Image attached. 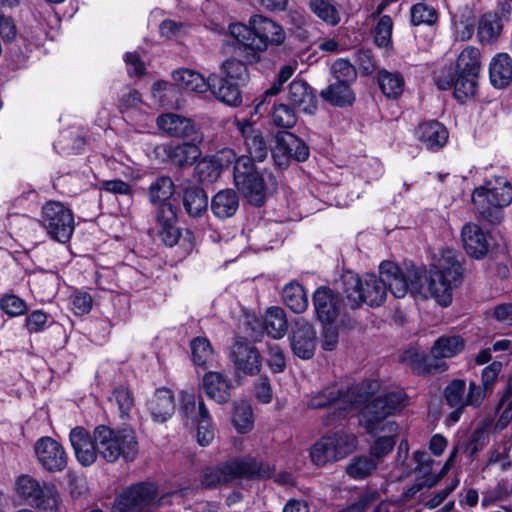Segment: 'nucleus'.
Listing matches in <instances>:
<instances>
[{
  "instance_id": "obj_19",
  "label": "nucleus",
  "mask_w": 512,
  "mask_h": 512,
  "mask_svg": "<svg viewBox=\"0 0 512 512\" xmlns=\"http://www.w3.org/2000/svg\"><path fill=\"white\" fill-rule=\"evenodd\" d=\"M35 453L41 466L49 472H59L67 466V454L60 443L43 437L35 443Z\"/></svg>"
},
{
  "instance_id": "obj_63",
  "label": "nucleus",
  "mask_w": 512,
  "mask_h": 512,
  "mask_svg": "<svg viewBox=\"0 0 512 512\" xmlns=\"http://www.w3.org/2000/svg\"><path fill=\"white\" fill-rule=\"evenodd\" d=\"M215 437L214 429L211 426L210 416L202 418V420L197 421V434L196 439L199 445L208 446Z\"/></svg>"
},
{
  "instance_id": "obj_64",
  "label": "nucleus",
  "mask_w": 512,
  "mask_h": 512,
  "mask_svg": "<svg viewBox=\"0 0 512 512\" xmlns=\"http://www.w3.org/2000/svg\"><path fill=\"white\" fill-rule=\"evenodd\" d=\"M502 370V363L494 361L482 370L481 380L485 391H490Z\"/></svg>"
},
{
  "instance_id": "obj_57",
  "label": "nucleus",
  "mask_w": 512,
  "mask_h": 512,
  "mask_svg": "<svg viewBox=\"0 0 512 512\" xmlns=\"http://www.w3.org/2000/svg\"><path fill=\"white\" fill-rule=\"evenodd\" d=\"M155 218L159 227L177 223V208L171 202L156 204Z\"/></svg>"
},
{
  "instance_id": "obj_30",
  "label": "nucleus",
  "mask_w": 512,
  "mask_h": 512,
  "mask_svg": "<svg viewBox=\"0 0 512 512\" xmlns=\"http://www.w3.org/2000/svg\"><path fill=\"white\" fill-rule=\"evenodd\" d=\"M148 408L155 422H165L175 411V401L171 390L166 388L156 390L148 402Z\"/></svg>"
},
{
  "instance_id": "obj_17",
  "label": "nucleus",
  "mask_w": 512,
  "mask_h": 512,
  "mask_svg": "<svg viewBox=\"0 0 512 512\" xmlns=\"http://www.w3.org/2000/svg\"><path fill=\"white\" fill-rule=\"evenodd\" d=\"M158 128L170 137L202 142L203 133L191 118L176 113L162 114L157 118Z\"/></svg>"
},
{
  "instance_id": "obj_35",
  "label": "nucleus",
  "mask_w": 512,
  "mask_h": 512,
  "mask_svg": "<svg viewBox=\"0 0 512 512\" xmlns=\"http://www.w3.org/2000/svg\"><path fill=\"white\" fill-rule=\"evenodd\" d=\"M175 83L181 88L204 93L210 87V75L205 79L201 74L190 69H179L172 73Z\"/></svg>"
},
{
  "instance_id": "obj_25",
  "label": "nucleus",
  "mask_w": 512,
  "mask_h": 512,
  "mask_svg": "<svg viewBox=\"0 0 512 512\" xmlns=\"http://www.w3.org/2000/svg\"><path fill=\"white\" fill-rule=\"evenodd\" d=\"M461 237L463 246L470 256L480 259L487 254L489 250L488 237L477 224L464 225Z\"/></svg>"
},
{
  "instance_id": "obj_48",
  "label": "nucleus",
  "mask_w": 512,
  "mask_h": 512,
  "mask_svg": "<svg viewBox=\"0 0 512 512\" xmlns=\"http://www.w3.org/2000/svg\"><path fill=\"white\" fill-rule=\"evenodd\" d=\"M158 234L161 241L169 247H173L174 245L179 244L181 240L183 241L182 245L185 248H190L192 246L190 241V231L186 230V236L183 237L181 230L176 226V224L160 227Z\"/></svg>"
},
{
  "instance_id": "obj_1",
  "label": "nucleus",
  "mask_w": 512,
  "mask_h": 512,
  "mask_svg": "<svg viewBox=\"0 0 512 512\" xmlns=\"http://www.w3.org/2000/svg\"><path fill=\"white\" fill-rule=\"evenodd\" d=\"M464 258L460 252L445 248L435 254L429 271L417 269L410 278L411 294L415 298H433L441 306L452 302V290L462 282Z\"/></svg>"
},
{
  "instance_id": "obj_59",
  "label": "nucleus",
  "mask_w": 512,
  "mask_h": 512,
  "mask_svg": "<svg viewBox=\"0 0 512 512\" xmlns=\"http://www.w3.org/2000/svg\"><path fill=\"white\" fill-rule=\"evenodd\" d=\"M0 308L9 316L15 317L25 313V302L15 295H5L0 299Z\"/></svg>"
},
{
  "instance_id": "obj_26",
  "label": "nucleus",
  "mask_w": 512,
  "mask_h": 512,
  "mask_svg": "<svg viewBox=\"0 0 512 512\" xmlns=\"http://www.w3.org/2000/svg\"><path fill=\"white\" fill-rule=\"evenodd\" d=\"M288 100L299 110L314 114L317 110V100L313 89L304 81L294 80L288 87Z\"/></svg>"
},
{
  "instance_id": "obj_32",
  "label": "nucleus",
  "mask_w": 512,
  "mask_h": 512,
  "mask_svg": "<svg viewBox=\"0 0 512 512\" xmlns=\"http://www.w3.org/2000/svg\"><path fill=\"white\" fill-rule=\"evenodd\" d=\"M241 132L248 153L246 156L250 158L252 163L263 161L268 155L269 148L262 132L250 124L243 126Z\"/></svg>"
},
{
  "instance_id": "obj_7",
  "label": "nucleus",
  "mask_w": 512,
  "mask_h": 512,
  "mask_svg": "<svg viewBox=\"0 0 512 512\" xmlns=\"http://www.w3.org/2000/svg\"><path fill=\"white\" fill-rule=\"evenodd\" d=\"M99 455L108 463L119 459L132 462L138 455V442L132 429H112L106 425L95 428Z\"/></svg>"
},
{
  "instance_id": "obj_29",
  "label": "nucleus",
  "mask_w": 512,
  "mask_h": 512,
  "mask_svg": "<svg viewBox=\"0 0 512 512\" xmlns=\"http://www.w3.org/2000/svg\"><path fill=\"white\" fill-rule=\"evenodd\" d=\"M418 139L429 150L440 149L448 140V130L438 121H427L419 125Z\"/></svg>"
},
{
  "instance_id": "obj_9",
  "label": "nucleus",
  "mask_w": 512,
  "mask_h": 512,
  "mask_svg": "<svg viewBox=\"0 0 512 512\" xmlns=\"http://www.w3.org/2000/svg\"><path fill=\"white\" fill-rule=\"evenodd\" d=\"M405 395L402 391L389 392L367 403L361 411L360 423L369 434L387 431L396 433L398 426L386 418L403 408Z\"/></svg>"
},
{
  "instance_id": "obj_55",
  "label": "nucleus",
  "mask_w": 512,
  "mask_h": 512,
  "mask_svg": "<svg viewBox=\"0 0 512 512\" xmlns=\"http://www.w3.org/2000/svg\"><path fill=\"white\" fill-rule=\"evenodd\" d=\"M437 20L435 9L425 3H417L411 8V23L414 26L421 24L431 25Z\"/></svg>"
},
{
  "instance_id": "obj_33",
  "label": "nucleus",
  "mask_w": 512,
  "mask_h": 512,
  "mask_svg": "<svg viewBox=\"0 0 512 512\" xmlns=\"http://www.w3.org/2000/svg\"><path fill=\"white\" fill-rule=\"evenodd\" d=\"M491 84L496 88H504L512 80V59L508 54L500 53L493 57L489 67Z\"/></svg>"
},
{
  "instance_id": "obj_4",
  "label": "nucleus",
  "mask_w": 512,
  "mask_h": 512,
  "mask_svg": "<svg viewBox=\"0 0 512 512\" xmlns=\"http://www.w3.org/2000/svg\"><path fill=\"white\" fill-rule=\"evenodd\" d=\"M273 467L254 457L232 459L216 466L203 469L201 484L205 488H215L229 484L236 479H264L272 476Z\"/></svg>"
},
{
  "instance_id": "obj_11",
  "label": "nucleus",
  "mask_w": 512,
  "mask_h": 512,
  "mask_svg": "<svg viewBox=\"0 0 512 512\" xmlns=\"http://www.w3.org/2000/svg\"><path fill=\"white\" fill-rule=\"evenodd\" d=\"M356 446L353 434L336 433L319 439L310 449V458L313 464L323 467L346 457Z\"/></svg>"
},
{
  "instance_id": "obj_42",
  "label": "nucleus",
  "mask_w": 512,
  "mask_h": 512,
  "mask_svg": "<svg viewBox=\"0 0 512 512\" xmlns=\"http://www.w3.org/2000/svg\"><path fill=\"white\" fill-rule=\"evenodd\" d=\"M222 172V164L217 158H204L194 168V176L198 182L212 184Z\"/></svg>"
},
{
  "instance_id": "obj_37",
  "label": "nucleus",
  "mask_w": 512,
  "mask_h": 512,
  "mask_svg": "<svg viewBox=\"0 0 512 512\" xmlns=\"http://www.w3.org/2000/svg\"><path fill=\"white\" fill-rule=\"evenodd\" d=\"M411 368L418 375H432L447 370L448 365L442 357L435 355L414 354L411 357Z\"/></svg>"
},
{
  "instance_id": "obj_52",
  "label": "nucleus",
  "mask_w": 512,
  "mask_h": 512,
  "mask_svg": "<svg viewBox=\"0 0 512 512\" xmlns=\"http://www.w3.org/2000/svg\"><path fill=\"white\" fill-rule=\"evenodd\" d=\"M311 10L325 22L336 25L340 18L335 5L331 0H310Z\"/></svg>"
},
{
  "instance_id": "obj_3",
  "label": "nucleus",
  "mask_w": 512,
  "mask_h": 512,
  "mask_svg": "<svg viewBox=\"0 0 512 512\" xmlns=\"http://www.w3.org/2000/svg\"><path fill=\"white\" fill-rule=\"evenodd\" d=\"M368 399L367 389L364 385H339L325 387L312 396L308 406L312 409L333 407L332 413L323 418L325 426H332L346 417L353 409L358 408Z\"/></svg>"
},
{
  "instance_id": "obj_50",
  "label": "nucleus",
  "mask_w": 512,
  "mask_h": 512,
  "mask_svg": "<svg viewBox=\"0 0 512 512\" xmlns=\"http://www.w3.org/2000/svg\"><path fill=\"white\" fill-rule=\"evenodd\" d=\"M230 34L238 42V50H251L254 52V40L256 39L253 35L251 25H244L241 23L231 24L229 26Z\"/></svg>"
},
{
  "instance_id": "obj_39",
  "label": "nucleus",
  "mask_w": 512,
  "mask_h": 512,
  "mask_svg": "<svg viewBox=\"0 0 512 512\" xmlns=\"http://www.w3.org/2000/svg\"><path fill=\"white\" fill-rule=\"evenodd\" d=\"M465 346V341L461 336H441L433 344L431 354L444 359L451 358L459 354Z\"/></svg>"
},
{
  "instance_id": "obj_40",
  "label": "nucleus",
  "mask_w": 512,
  "mask_h": 512,
  "mask_svg": "<svg viewBox=\"0 0 512 512\" xmlns=\"http://www.w3.org/2000/svg\"><path fill=\"white\" fill-rule=\"evenodd\" d=\"M282 299L295 313H302L308 307V298L304 288L296 282H291L283 288Z\"/></svg>"
},
{
  "instance_id": "obj_56",
  "label": "nucleus",
  "mask_w": 512,
  "mask_h": 512,
  "mask_svg": "<svg viewBox=\"0 0 512 512\" xmlns=\"http://www.w3.org/2000/svg\"><path fill=\"white\" fill-rule=\"evenodd\" d=\"M393 21L390 16L384 15L378 21L374 30V41L379 47H387L391 42Z\"/></svg>"
},
{
  "instance_id": "obj_62",
  "label": "nucleus",
  "mask_w": 512,
  "mask_h": 512,
  "mask_svg": "<svg viewBox=\"0 0 512 512\" xmlns=\"http://www.w3.org/2000/svg\"><path fill=\"white\" fill-rule=\"evenodd\" d=\"M92 304V296L87 292L78 291L71 296L72 310L76 315L87 314L91 310Z\"/></svg>"
},
{
  "instance_id": "obj_14",
  "label": "nucleus",
  "mask_w": 512,
  "mask_h": 512,
  "mask_svg": "<svg viewBox=\"0 0 512 512\" xmlns=\"http://www.w3.org/2000/svg\"><path fill=\"white\" fill-rule=\"evenodd\" d=\"M155 487L147 483H138L122 490L114 499L111 512H142L156 500Z\"/></svg>"
},
{
  "instance_id": "obj_60",
  "label": "nucleus",
  "mask_w": 512,
  "mask_h": 512,
  "mask_svg": "<svg viewBox=\"0 0 512 512\" xmlns=\"http://www.w3.org/2000/svg\"><path fill=\"white\" fill-rule=\"evenodd\" d=\"M393 433H389V435H385L379 437L375 440L373 445L370 448L371 456L374 460H380L385 457L388 453H390L395 445V441L392 437Z\"/></svg>"
},
{
  "instance_id": "obj_45",
  "label": "nucleus",
  "mask_w": 512,
  "mask_h": 512,
  "mask_svg": "<svg viewBox=\"0 0 512 512\" xmlns=\"http://www.w3.org/2000/svg\"><path fill=\"white\" fill-rule=\"evenodd\" d=\"M192 359L195 365L206 368L213 360V349L205 337H196L191 341Z\"/></svg>"
},
{
  "instance_id": "obj_34",
  "label": "nucleus",
  "mask_w": 512,
  "mask_h": 512,
  "mask_svg": "<svg viewBox=\"0 0 512 512\" xmlns=\"http://www.w3.org/2000/svg\"><path fill=\"white\" fill-rule=\"evenodd\" d=\"M206 394L215 402L226 403L230 398V385L227 379L218 372H208L203 378Z\"/></svg>"
},
{
  "instance_id": "obj_18",
  "label": "nucleus",
  "mask_w": 512,
  "mask_h": 512,
  "mask_svg": "<svg viewBox=\"0 0 512 512\" xmlns=\"http://www.w3.org/2000/svg\"><path fill=\"white\" fill-rule=\"evenodd\" d=\"M313 305L320 322L331 324L339 317L346 305L338 293L327 287H319L313 295Z\"/></svg>"
},
{
  "instance_id": "obj_38",
  "label": "nucleus",
  "mask_w": 512,
  "mask_h": 512,
  "mask_svg": "<svg viewBox=\"0 0 512 512\" xmlns=\"http://www.w3.org/2000/svg\"><path fill=\"white\" fill-rule=\"evenodd\" d=\"M377 81L381 91L388 98L397 99L404 91L405 81L399 72L380 70Z\"/></svg>"
},
{
  "instance_id": "obj_51",
  "label": "nucleus",
  "mask_w": 512,
  "mask_h": 512,
  "mask_svg": "<svg viewBox=\"0 0 512 512\" xmlns=\"http://www.w3.org/2000/svg\"><path fill=\"white\" fill-rule=\"evenodd\" d=\"M331 81L354 84L357 79L355 67L345 59H337L331 66Z\"/></svg>"
},
{
  "instance_id": "obj_12",
  "label": "nucleus",
  "mask_w": 512,
  "mask_h": 512,
  "mask_svg": "<svg viewBox=\"0 0 512 512\" xmlns=\"http://www.w3.org/2000/svg\"><path fill=\"white\" fill-rule=\"evenodd\" d=\"M40 222L48 235L61 243L67 242L74 231L72 211L58 201H49L42 207Z\"/></svg>"
},
{
  "instance_id": "obj_16",
  "label": "nucleus",
  "mask_w": 512,
  "mask_h": 512,
  "mask_svg": "<svg viewBox=\"0 0 512 512\" xmlns=\"http://www.w3.org/2000/svg\"><path fill=\"white\" fill-rule=\"evenodd\" d=\"M229 359L237 372L255 376L261 371L259 351L245 338L237 337L231 347Z\"/></svg>"
},
{
  "instance_id": "obj_24",
  "label": "nucleus",
  "mask_w": 512,
  "mask_h": 512,
  "mask_svg": "<svg viewBox=\"0 0 512 512\" xmlns=\"http://www.w3.org/2000/svg\"><path fill=\"white\" fill-rule=\"evenodd\" d=\"M201 143L187 141L176 146L160 145L156 148V153L163 154L171 164L177 167H187L193 165L201 156L199 147Z\"/></svg>"
},
{
  "instance_id": "obj_49",
  "label": "nucleus",
  "mask_w": 512,
  "mask_h": 512,
  "mask_svg": "<svg viewBox=\"0 0 512 512\" xmlns=\"http://www.w3.org/2000/svg\"><path fill=\"white\" fill-rule=\"evenodd\" d=\"M466 383L462 379H454L444 390V397L450 407H466Z\"/></svg>"
},
{
  "instance_id": "obj_46",
  "label": "nucleus",
  "mask_w": 512,
  "mask_h": 512,
  "mask_svg": "<svg viewBox=\"0 0 512 512\" xmlns=\"http://www.w3.org/2000/svg\"><path fill=\"white\" fill-rule=\"evenodd\" d=\"M502 31L501 20L495 13L484 14L478 25V34L481 40L491 41L497 38Z\"/></svg>"
},
{
  "instance_id": "obj_13",
  "label": "nucleus",
  "mask_w": 512,
  "mask_h": 512,
  "mask_svg": "<svg viewBox=\"0 0 512 512\" xmlns=\"http://www.w3.org/2000/svg\"><path fill=\"white\" fill-rule=\"evenodd\" d=\"M249 24L256 38L254 40V52L247 58L249 62L259 59L256 52L266 50L268 45H282L286 39L283 27L268 17L259 14L253 15L249 19Z\"/></svg>"
},
{
  "instance_id": "obj_43",
  "label": "nucleus",
  "mask_w": 512,
  "mask_h": 512,
  "mask_svg": "<svg viewBox=\"0 0 512 512\" xmlns=\"http://www.w3.org/2000/svg\"><path fill=\"white\" fill-rule=\"evenodd\" d=\"M175 192V185L168 176L157 177L149 187V199L154 205L163 202H170V198Z\"/></svg>"
},
{
  "instance_id": "obj_6",
  "label": "nucleus",
  "mask_w": 512,
  "mask_h": 512,
  "mask_svg": "<svg viewBox=\"0 0 512 512\" xmlns=\"http://www.w3.org/2000/svg\"><path fill=\"white\" fill-rule=\"evenodd\" d=\"M233 177L237 189L256 207L263 205L267 196L277 188L276 178L271 173H259L247 156L235 161Z\"/></svg>"
},
{
  "instance_id": "obj_41",
  "label": "nucleus",
  "mask_w": 512,
  "mask_h": 512,
  "mask_svg": "<svg viewBox=\"0 0 512 512\" xmlns=\"http://www.w3.org/2000/svg\"><path fill=\"white\" fill-rule=\"evenodd\" d=\"M264 327L266 332L275 339L282 338L288 328L284 310L280 307H271L267 310Z\"/></svg>"
},
{
  "instance_id": "obj_2",
  "label": "nucleus",
  "mask_w": 512,
  "mask_h": 512,
  "mask_svg": "<svg viewBox=\"0 0 512 512\" xmlns=\"http://www.w3.org/2000/svg\"><path fill=\"white\" fill-rule=\"evenodd\" d=\"M480 70V51L468 46L458 56L455 70L443 71L435 78V83L440 90L454 88L455 97L464 102L476 93Z\"/></svg>"
},
{
  "instance_id": "obj_20",
  "label": "nucleus",
  "mask_w": 512,
  "mask_h": 512,
  "mask_svg": "<svg viewBox=\"0 0 512 512\" xmlns=\"http://www.w3.org/2000/svg\"><path fill=\"white\" fill-rule=\"evenodd\" d=\"M316 339V331L309 322L304 319L295 322L290 340L296 356L304 360L311 359L315 353Z\"/></svg>"
},
{
  "instance_id": "obj_53",
  "label": "nucleus",
  "mask_w": 512,
  "mask_h": 512,
  "mask_svg": "<svg viewBox=\"0 0 512 512\" xmlns=\"http://www.w3.org/2000/svg\"><path fill=\"white\" fill-rule=\"evenodd\" d=\"M512 495V481L502 479L498 484L483 493L482 505L489 506L498 501H502Z\"/></svg>"
},
{
  "instance_id": "obj_58",
  "label": "nucleus",
  "mask_w": 512,
  "mask_h": 512,
  "mask_svg": "<svg viewBox=\"0 0 512 512\" xmlns=\"http://www.w3.org/2000/svg\"><path fill=\"white\" fill-rule=\"evenodd\" d=\"M252 410L246 404L236 406L233 414V423L241 433L247 432L252 426Z\"/></svg>"
},
{
  "instance_id": "obj_10",
  "label": "nucleus",
  "mask_w": 512,
  "mask_h": 512,
  "mask_svg": "<svg viewBox=\"0 0 512 512\" xmlns=\"http://www.w3.org/2000/svg\"><path fill=\"white\" fill-rule=\"evenodd\" d=\"M16 491L26 504L43 512H57L60 494L52 483L42 482L30 475H21L16 482Z\"/></svg>"
},
{
  "instance_id": "obj_36",
  "label": "nucleus",
  "mask_w": 512,
  "mask_h": 512,
  "mask_svg": "<svg viewBox=\"0 0 512 512\" xmlns=\"http://www.w3.org/2000/svg\"><path fill=\"white\" fill-rule=\"evenodd\" d=\"M180 412L184 418L191 420L192 423L209 416L202 397L187 391L181 393Z\"/></svg>"
},
{
  "instance_id": "obj_27",
  "label": "nucleus",
  "mask_w": 512,
  "mask_h": 512,
  "mask_svg": "<svg viewBox=\"0 0 512 512\" xmlns=\"http://www.w3.org/2000/svg\"><path fill=\"white\" fill-rule=\"evenodd\" d=\"M239 85L231 80L222 79V76L216 73L210 74L209 90L215 98L229 106H238L242 102Z\"/></svg>"
},
{
  "instance_id": "obj_31",
  "label": "nucleus",
  "mask_w": 512,
  "mask_h": 512,
  "mask_svg": "<svg viewBox=\"0 0 512 512\" xmlns=\"http://www.w3.org/2000/svg\"><path fill=\"white\" fill-rule=\"evenodd\" d=\"M210 207L216 218H231L239 208L238 194L233 189L220 190L212 197Z\"/></svg>"
},
{
  "instance_id": "obj_44",
  "label": "nucleus",
  "mask_w": 512,
  "mask_h": 512,
  "mask_svg": "<svg viewBox=\"0 0 512 512\" xmlns=\"http://www.w3.org/2000/svg\"><path fill=\"white\" fill-rule=\"evenodd\" d=\"M377 461L369 456H355L346 466L347 475L354 480H362L370 476L377 468Z\"/></svg>"
},
{
  "instance_id": "obj_21",
  "label": "nucleus",
  "mask_w": 512,
  "mask_h": 512,
  "mask_svg": "<svg viewBox=\"0 0 512 512\" xmlns=\"http://www.w3.org/2000/svg\"><path fill=\"white\" fill-rule=\"evenodd\" d=\"M179 189L182 205L187 215L191 218L203 217L208 211L207 192L189 180L181 183Z\"/></svg>"
},
{
  "instance_id": "obj_54",
  "label": "nucleus",
  "mask_w": 512,
  "mask_h": 512,
  "mask_svg": "<svg viewBox=\"0 0 512 512\" xmlns=\"http://www.w3.org/2000/svg\"><path fill=\"white\" fill-rule=\"evenodd\" d=\"M272 120L276 126L291 128L297 122L294 110L287 104H274L272 108Z\"/></svg>"
},
{
  "instance_id": "obj_15",
  "label": "nucleus",
  "mask_w": 512,
  "mask_h": 512,
  "mask_svg": "<svg viewBox=\"0 0 512 512\" xmlns=\"http://www.w3.org/2000/svg\"><path fill=\"white\" fill-rule=\"evenodd\" d=\"M309 155V147L295 134L288 131L277 133L276 145L272 149V158L276 166L285 169L292 161H306Z\"/></svg>"
},
{
  "instance_id": "obj_22",
  "label": "nucleus",
  "mask_w": 512,
  "mask_h": 512,
  "mask_svg": "<svg viewBox=\"0 0 512 512\" xmlns=\"http://www.w3.org/2000/svg\"><path fill=\"white\" fill-rule=\"evenodd\" d=\"M415 270L405 275L393 262L383 261L379 266V274L386 290L389 289L395 298H403L408 291L411 293L410 278Z\"/></svg>"
},
{
  "instance_id": "obj_47",
  "label": "nucleus",
  "mask_w": 512,
  "mask_h": 512,
  "mask_svg": "<svg viewBox=\"0 0 512 512\" xmlns=\"http://www.w3.org/2000/svg\"><path fill=\"white\" fill-rule=\"evenodd\" d=\"M216 74L221 75L222 79H228L237 84H243L248 78L245 64L236 59H228L223 62L220 72Z\"/></svg>"
},
{
  "instance_id": "obj_28",
  "label": "nucleus",
  "mask_w": 512,
  "mask_h": 512,
  "mask_svg": "<svg viewBox=\"0 0 512 512\" xmlns=\"http://www.w3.org/2000/svg\"><path fill=\"white\" fill-rule=\"evenodd\" d=\"M353 84L339 81H330L328 86L321 90L320 97L334 107H347L356 100Z\"/></svg>"
},
{
  "instance_id": "obj_5",
  "label": "nucleus",
  "mask_w": 512,
  "mask_h": 512,
  "mask_svg": "<svg viewBox=\"0 0 512 512\" xmlns=\"http://www.w3.org/2000/svg\"><path fill=\"white\" fill-rule=\"evenodd\" d=\"M512 202V185L503 177H495L474 189L472 203L477 215L491 225L503 220V208Z\"/></svg>"
},
{
  "instance_id": "obj_23",
  "label": "nucleus",
  "mask_w": 512,
  "mask_h": 512,
  "mask_svg": "<svg viewBox=\"0 0 512 512\" xmlns=\"http://www.w3.org/2000/svg\"><path fill=\"white\" fill-rule=\"evenodd\" d=\"M69 438L78 462L83 466L92 465L99 455L95 431L91 437L87 430L76 427L71 430Z\"/></svg>"
},
{
  "instance_id": "obj_8",
  "label": "nucleus",
  "mask_w": 512,
  "mask_h": 512,
  "mask_svg": "<svg viewBox=\"0 0 512 512\" xmlns=\"http://www.w3.org/2000/svg\"><path fill=\"white\" fill-rule=\"evenodd\" d=\"M342 295L347 307L355 309L363 303L373 307L380 306L386 299V288L381 277L365 274L359 277L353 272H346L341 277Z\"/></svg>"
},
{
  "instance_id": "obj_61",
  "label": "nucleus",
  "mask_w": 512,
  "mask_h": 512,
  "mask_svg": "<svg viewBox=\"0 0 512 512\" xmlns=\"http://www.w3.org/2000/svg\"><path fill=\"white\" fill-rule=\"evenodd\" d=\"M113 398L118 405L121 417L128 414L134 405V399L131 391L126 387H118L113 391Z\"/></svg>"
}]
</instances>
